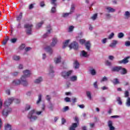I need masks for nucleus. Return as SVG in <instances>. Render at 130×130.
I'll return each instance as SVG.
<instances>
[{
  "mask_svg": "<svg viewBox=\"0 0 130 130\" xmlns=\"http://www.w3.org/2000/svg\"><path fill=\"white\" fill-rule=\"evenodd\" d=\"M18 74L19 73L18 72H15L12 73V76H13V77H16V76H18Z\"/></svg>",
  "mask_w": 130,
  "mask_h": 130,
  "instance_id": "69168bd1",
  "label": "nucleus"
},
{
  "mask_svg": "<svg viewBox=\"0 0 130 130\" xmlns=\"http://www.w3.org/2000/svg\"><path fill=\"white\" fill-rule=\"evenodd\" d=\"M118 41H113L112 43L110 44V47H115V46H116V44L118 43Z\"/></svg>",
  "mask_w": 130,
  "mask_h": 130,
  "instance_id": "5701e85b",
  "label": "nucleus"
},
{
  "mask_svg": "<svg viewBox=\"0 0 130 130\" xmlns=\"http://www.w3.org/2000/svg\"><path fill=\"white\" fill-rule=\"evenodd\" d=\"M33 8H34V4H30L28 7L29 10H32Z\"/></svg>",
  "mask_w": 130,
  "mask_h": 130,
  "instance_id": "13d9d810",
  "label": "nucleus"
},
{
  "mask_svg": "<svg viewBox=\"0 0 130 130\" xmlns=\"http://www.w3.org/2000/svg\"><path fill=\"white\" fill-rule=\"evenodd\" d=\"M25 44H22V45L20 46L19 49H21V50L24 49V48H25Z\"/></svg>",
  "mask_w": 130,
  "mask_h": 130,
  "instance_id": "052dcab7",
  "label": "nucleus"
},
{
  "mask_svg": "<svg viewBox=\"0 0 130 130\" xmlns=\"http://www.w3.org/2000/svg\"><path fill=\"white\" fill-rule=\"evenodd\" d=\"M20 56L14 55L13 56V59L14 60H20Z\"/></svg>",
  "mask_w": 130,
  "mask_h": 130,
  "instance_id": "c9c22d12",
  "label": "nucleus"
},
{
  "mask_svg": "<svg viewBox=\"0 0 130 130\" xmlns=\"http://www.w3.org/2000/svg\"><path fill=\"white\" fill-rule=\"evenodd\" d=\"M97 81H96L93 83V86L95 89H98V85H97Z\"/></svg>",
  "mask_w": 130,
  "mask_h": 130,
  "instance_id": "680f3d73",
  "label": "nucleus"
},
{
  "mask_svg": "<svg viewBox=\"0 0 130 130\" xmlns=\"http://www.w3.org/2000/svg\"><path fill=\"white\" fill-rule=\"evenodd\" d=\"M69 47H70V49L73 48L74 49L77 50L78 48H79V44L76 42H74L69 46Z\"/></svg>",
  "mask_w": 130,
  "mask_h": 130,
  "instance_id": "423d86ee",
  "label": "nucleus"
},
{
  "mask_svg": "<svg viewBox=\"0 0 130 130\" xmlns=\"http://www.w3.org/2000/svg\"><path fill=\"white\" fill-rule=\"evenodd\" d=\"M56 9L55 7H53L52 8L51 10V12L53 14H54V13H56Z\"/></svg>",
  "mask_w": 130,
  "mask_h": 130,
  "instance_id": "37998d69",
  "label": "nucleus"
},
{
  "mask_svg": "<svg viewBox=\"0 0 130 130\" xmlns=\"http://www.w3.org/2000/svg\"><path fill=\"white\" fill-rule=\"evenodd\" d=\"M61 59V57L60 56H58L56 58H55L54 62H55V63H59Z\"/></svg>",
  "mask_w": 130,
  "mask_h": 130,
  "instance_id": "4be33fe9",
  "label": "nucleus"
},
{
  "mask_svg": "<svg viewBox=\"0 0 130 130\" xmlns=\"http://www.w3.org/2000/svg\"><path fill=\"white\" fill-rule=\"evenodd\" d=\"M69 107L66 106V107H64L63 108L62 111V112H66V111H68V110H69Z\"/></svg>",
  "mask_w": 130,
  "mask_h": 130,
  "instance_id": "49530a36",
  "label": "nucleus"
},
{
  "mask_svg": "<svg viewBox=\"0 0 130 130\" xmlns=\"http://www.w3.org/2000/svg\"><path fill=\"white\" fill-rule=\"evenodd\" d=\"M108 58L110 59V60H113L114 59V56L112 55H109L108 56Z\"/></svg>",
  "mask_w": 130,
  "mask_h": 130,
  "instance_id": "5fc2aeb1",
  "label": "nucleus"
},
{
  "mask_svg": "<svg viewBox=\"0 0 130 130\" xmlns=\"http://www.w3.org/2000/svg\"><path fill=\"white\" fill-rule=\"evenodd\" d=\"M106 66H108V67H110L112 66V63L111 62L109 61L108 60H106Z\"/></svg>",
  "mask_w": 130,
  "mask_h": 130,
  "instance_id": "4c0bfd02",
  "label": "nucleus"
},
{
  "mask_svg": "<svg viewBox=\"0 0 130 130\" xmlns=\"http://www.w3.org/2000/svg\"><path fill=\"white\" fill-rule=\"evenodd\" d=\"M74 11H75V5H72L71 6V9L70 11V14H73L74 13Z\"/></svg>",
  "mask_w": 130,
  "mask_h": 130,
  "instance_id": "ea45409f",
  "label": "nucleus"
},
{
  "mask_svg": "<svg viewBox=\"0 0 130 130\" xmlns=\"http://www.w3.org/2000/svg\"><path fill=\"white\" fill-rule=\"evenodd\" d=\"M42 81H43L42 77H39L38 79H36V80L35 81V83L36 84H39L41 83Z\"/></svg>",
  "mask_w": 130,
  "mask_h": 130,
  "instance_id": "412c9836",
  "label": "nucleus"
},
{
  "mask_svg": "<svg viewBox=\"0 0 130 130\" xmlns=\"http://www.w3.org/2000/svg\"><path fill=\"white\" fill-rule=\"evenodd\" d=\"M80 67V63H79V62L78 61H75L74 63V67L75 69H79V67Z\"/></svg>",
  "mask_w": 130,
  "mask_h": 130,
  "instance_id": "aec40b11",
  "label": "nucleus"
},
{
  "mask_svg": "<svg viewBox=\"0 0 130 130\" xmlns=\"http://www.w3.org/2000/svg\"><path fill=\"white\" fill-rule=\"evenodd\" d=\"M64 101H66V102H71V98H69V97H66L64 99Z\"/></svg>",
  "mask_w": 130,
  "mask_h": 130,
  "instance_id": "de8ad7c7",
  "label": "nucleus"
},
{
  "mask_svg": "<svg viewBox=\"0 0 130 130\" xmlns=\"http://www.w3.org/2000/svg\"><path fill=\"white\" fill-rule=\"evenodd\" d=\"M12 126L9 124H7V125L5 126V129L6 130H11Z\"/></svg>",
  "mask_w": 130,
  "mask_h": 130,
  "instance_id": "e433bc0d",
  "label": "nucleus"
},
{
  "mask_svg": "<svg viewBox=\"0 0 130 130\" xmlns=\"http://www.w3.org/2000/svg\"><path fill=\"white\" fill-rule=\"evenodd\" d=\"M125 97H128L129 96V93L128 92V91H125Z\"/></svg>",
  "mask_w": 130,
  "mask_h": 130,
  "instance_id": "bf43d9fd",
  "label": "nucleus"
},
{
  "mask_svg": "<svg viewBox=\"0 0 130 130\" xmlns=\"http://www.w3.org/2000/svg\"><path fill=\"white\" fill-rule=\"evenodd\" d=\"M106 17L107 19H110V18H111V15L109 14H106Z\"/></svg>",
  "mask_w": 130,
  "mask_h": 130,
  "instance_id": "e2e57ef3",
  "label": "nucleus"
},
{
  "mask_svg": "<svg viewBox=\"0 0 130 130\" xmlns=\"http://www.w3.org/2000/svg\"><path fill=\"white\" fill-rule=\"evenodd\" d=\"M113 122L111 120H109L108 122V125L110 128V130H114L115 129V128L113 125Z\"/></svg>",
  "mask_w": 130,
  "mask_h": 130,
  "instance_id": "ddd939ff",
  "label": "nucleus"
},
{
  "mask_svg": "<svg viewBox=\"0 0 130 130\" xmlns=\"http://www.w3.org/2000/svg\"><path fill=\"white\" fill-rule=\"evenodd\" d=\"M102 43H103V44L106 43V42H107V39H106V38L103 39L102 40Z\"/></svg>",
  "mask_w": 130,
  "mask_h": 130,
  "instance_id": "0e129e2a",
  "label": "nucleus"
},
{
  "mask_svg": "<svg viewBox=\"0 0 130 130\" xmlns=\"http://www.w3.org/2000/svg\"><path fill=\"white\" fill-rule=\"evenodd\" d=\"M85 46H86V48L87 49V50H90V46H91V45L90 44L89 41H87L85 43Z\"/></svg>",
  "mask_w": 130,
  "mask_h": 130,
  "instance_id": "393cba45",
  "label": "nucleus"
},
{
  "mask_svg": "<svg viewBox=\"0 0 130 130\" xmlns=\"http://www.w3.org/2000/svg\"><path fill=\"white\" fill-rule=\"evenodd\" d=\"M120 73L121 75H125V74H126V70L125 68H123L122 67H121Z\"/></svg>",
  "mask_w": 130,
  "mask_h": 130,
  "instance_id": "6ab92c4d",
  "label": "nucleus"
},
{
  "mask_svg": "<svg viewBox=\"0 0 130 130\" xmlns=\"http://www.w3.org/2000/svg\"><path fill=\"white\" fill-rule=\"evenodd\" d=\"M46 100H47V101L50 102V99H51V97L50 96V95H46Z\"/></svg>",
  "mask_w": 130,
  "mask_h": 130,
  "instance_id": "603ef678",
  "label": "nucleus"
},
{
  "mask_svg": "<svg viewBox=\"0 0 130 130\" xmlns=\"http://www.w3.org/2000/svg\"><path fill=\"white\" fill-rule=\"evenodd\" d=\"M92 20H95V19H97V14H94L92 17H91Z\"/></svg>",
  "mask_w": 130,
  "mask_h": 130,
  "instance_id": "09e8293b",
  "label": "nucleus"
},
{
  "mask_svg": "<svg viewBox=\"0 0 130 130\" xmlns=\"http://www.w3.org/2000/svg\"><path fill=\"white\" fill-rule=\"evenodd\" d=\"M81 55L83 57H88V53H87V52L84 50L82 51Z\"/></svg>",
  "mask_w": 130,
  "mask_h": 130,
  "instance_id": "b1692460",
  "label": "nucleus"
},
{
  "mask_svg": "<svg viewBox=\"0 0 130 130\" xmlns=\"http://www.w3.org/2000/svg\"><path fill=\"white\" fill-rule=\"evenodd\" d=\"M120 70H121V66H116L113 67L111 69L112 72H116V73H118L120 72Z\"/></svg>",
  "mask_w": 130,
  "mask_h": 130,
  "instance_id": "f8f14e48",
  "label": "nucleus"
},
{
  "mask_svg": "<svg viewBox=\"0 0 130 130\" xmlns=\"http://www.w3.org/2000/svg\"><path fill=\"white\" fill-rule=\"evenodd\" d=\"M79 42L80 43H81V44H84V43L86 42V40H85L84 39H80L79 40Z\"/></svg>",
  "mask_w": 130,
  "mask_h": 130,
  "instance_id": "8fccbe9b",
  "label": "nucleus"
},
{
  "mask_svg": "<svg viewBox=\"0 0 130 130\" xmlns=\"http://www.w3.org/2000/svg\"><path fill=\"white\" fill-rule=\"evenodd\" d=\"M86 96L89 100H92V93L90 91H86Z\"/></svg>",
  "mask_w": 130,
  "mask_h": 130,
  "instance_id": "f3484780",
  "label": "nucleus"
},
{
  "mask_svg": "<svg viewBox=\"0 0 130 130\" xmlns=\"http://www.w3.org/2000/svg\"><path fill=\"white\" fill-rule=\"evenodd\" d=\"M114 36V33L112 32L109 36V39H111L112 38H113V37Z\"/></svg>",
  "mask_w": 130,
  "mask_h": 130,
  "instance_id": "6e6d98bb",
  "label": "nucleus"
},
{
  "mask_svg": "<svg viewBox=\"0 0 130 130\" xmlns=\"http://www.w3.org/2000/svg\"><path fill=\"white\" fill-rule=\"evenodd\" d=\"M43 23H44L43 21H41V22L38 23L37 25V28L38 29V28H40L41 27V26H42Z\"/></svg>",
  "mask_w": 130,
  "mask_h": 130,
  "instance_id": "a19ab883",
  "label": "nucleus"
},
{
  "mask_svg": "<svg viewBox=\"0 0 130 130\" xmlns=\"http://www.w3.org/2000/svg\"><path fill=\"white\" fill-rule=\"evenodd\" d=\"M56 43H57V39L56 38H53L51 43V46L54 47L56 45Z\"/></svg>",
  "mask_w": 130,
  "mask_h": 130,
  "instance_id": "2eb2a0df",
  "label": "nucleus"
},
{
  "mask_svg": "<svg viewBox=\"0 0 130 130\" xmlns=\"http://www.w3.org/2000/svg\"><path fill=\"white\" fill-rule=\"evenodd\" d=\"M56 0H51V5H53L54 7H56Z\"/></svg>",
  "mask_w": 130,
  "mask_h": 130,
  "instance_id": "c03bdc74",
  "label": "nucleus"
},
{
  "mask_svg": "<svg viewBox=\"0 0 130 130\" xmlns=\"http://www.w3.org/2000/svg\"><path fill=\"white\" fill-rule=\"evenodd\" d=\"M66 120L64 119V118H62L61 119V123H62V124H64V123H66Z\"/></svg>",
  "mask_w": 130,
  "mask_h": 130,
  "instance_id": "338daca9",
  "label": "nucleus"
},
{
  "mask_svg": "<svg viewBox=\"0 0 130 130\" xmlns=\"http://www.w3.org/2000/svg\"><path fill=\"white\" fill-rule=\"evenodd\" d=\"M112 83L114 85H117V84H119V81H118L117 78H115L112 80Z\"/></svg>",
  "mask_w": 130,
  "mask_h": 130,
  "instance_id": "a878e982",
  "label": "nucleus"
},
{
  "mask_svg": "<svg viewBox=\"0 0 130 130\" xmlns=\"http://www.w3.org/2000/svg\"><path fill=\"white\" fill-rule=\"evenodd\" d=\"M48 107L49 109H50V110H53V104H52L51 103H49Z\"/></svg>",
  "mask_w": 130,
  "mask_h": 130,
  "instance_id": "58836bf2",
  "label": "nucleus"
},
{
  "mask_svg": "<svg viewBox=\"0 0 130 130\" xmlns=\"http://www.w3.org/2000/svg\"><path fill=\"white\" fill-rule=\"evenodd\" d=\"M53 74H54V71H53V66H50L49 70V75L50 77L51 78L54 77V75Z\"/></svg>",
  "mask_w": 130,
  "mask_h": 130,
  "instance_id": "1a4fd4ad",
  "label": "nucleus"
},
{
  "mask_svg": "<svg viewBox=\"0 0 130 130\" xmlns=\"http://www.w3.org/2000/svg\"><path fill=\"white\" fill-rule=\"evenodd\" d=\"M106 10H108V12L109 13H114V12H115V9L111 8V7H106Z\"/></svg>",
  "mask_w": 130,
  "mask_h": 130,
  "instance_id": "a211bd4d",
  "label": "nucleus"
},
{
  "mask_svg": "<svg viewBox=\"0 0 130 130\" xmlns=\"http://www.w3.org/2000/svg\"><path fill=\"white\" fill-rule=\"evenodd\" d=\"M42 98V95L41 94H39L38 96V100L37 101V104H39L40 102H41Z\"/></svg>",
  "mask_w": 130,
  "mask_h": 130,
  "instance_id": "473e14b6",
  "label": "nucleus"
},
{
  "mask_svg": "<svg viewBox=\"0 0 130 130\" xmlns=\"http://www.w3.org/2000/svg\"><path fill=\"white\" fill-rule=\"evenodd\" d=\"M125 46H129L130 45V42L129 41H127L125 43Z\"/></svg>",
  "mask_w": 130,
  "mask_h": 130,
  "instance_id": "774afa93",
  "label": "nucleus"
},
{
  "mask_svg": "<svg viewBox=\"0 0 130 130\" xmlns=\"http://www.w3.org/2000/svg\"><path fill=\"white\" fill-rule=\"evenodd\" d=\"M76 127H78V124L77 123H73L70 127L69 130H76Z\"/></svg>",
  "mask_w": 130,
  "mask_h": 130,
  "instance_id": "dca6fc26",
  "label": "nucleus"
},
{
  "mask_svg": "<svg viewBox=\"0 0 130 130\" xmlns=\"http://www.w3.org/2000/svg\"><path fill=\"white\" fill-rule=\"evenodd\" d=\"M108 79H107V77H106V76L104 77L102 80L101 81V82H105L106 81H107Z\"/></svg>",
  "mask_w": 130,
  "mask_h": 130,
  "instance_id": "864d4df0",
  "label": "nucleus"
},
{
  "mask_svg": "<svg viewBox=\"0 0 130 130\" xmlns=\"http://www.w3.org/2000/svg\"><path fill=\"white\" fill-rule=\"evenodd\" d=\"M90 73L92 76H95L96 75V71L94 69H91L89 70Z\"/></svg>",
  "mask_w": 130,
  "mask_h": 130,
  "instance_id": "bb28decb",
  "label": "nucleus"
},
{
  "mask_svg": "<svg viewBox=\"0 0 130 130\" xmlns=\"http://www.w3.org/2000/svg\"><path fill=\"white\" fill-rule=\"evenodd\" d=\"M31 108V106L30 105H27L25 107V110H29Z\"/></svg>",
  "mask_w": 130,
  "mask_h": 130,
  "instance_id": "4d7b16f0",
  "label": "nucleus"
},
{
  "mask_svg": "<svg viewBox=\"0 0 130 130\" xmlns=\"http://www.w3.org/2000/svg\"><path fill=\"white\" fill-rule=\"evenodd\" d=\"M73 30H74V26L71 25L69 28V31L72 32V31H73Z\"/></svg>",
  "mask_w": 130,
  "mask_h": 130,
  "instance_id": "3c124183",
  "label": "nucleus"
},
{
  "mask_svg": "<svg viewBox=\"0 0 130 130\" xmlns=\"http://www.w3.org/2000/svg\"><path fill=\"white\" fill-rule=\"evenodd\" d=\"M47 28V32L43 35V38H46V37H47V36H48V35H49V34H50L51 33L50 31H51L52 29L50 25H48Z\"/></svg>",
  "mask_w": 130,
  "mask_h": 130,
  "instance_id": "0eeeda50",
  "label": "nucleus"
},
{
  "mask_svg": "<svg viewBox=\"0 0 130 130\" xmlns=\"http://www.w3.org/2000/svg\"><path fill=\"white\" fill-rule=\"evenodd\" d=\"M8 41H9V37H7L5 38L3 42V45H6L7 43H8Z\"/></svg>",
  "mask_w": 130,
  "mask_h": 130,
  "instance_id": "72a5a7b5",
  "label": "nucleus"
},
{
  "mask_svg": "<svg viewBox=\"0 0 130 130\" xmlns=\"http://www.w3.org/2000/svg\"><path fill=\"white\" fill-rule=\"evenodd\" d=\"M126 106H127V107H130V98H128L126 100Z\"/></svg>",
  "mask_w": 130,
  "mask_h": 130,
  "instance_id": "f704fd0d",
  "label": "nucleus"
},
{
  "mask_svg": "<svg viewBox=\"0 0 130 130\" xmlns=\"http://www.w3.org/2000/svg\"><path fill=\"white\" fill-rule=\"evenodd\" d=\"M73 70H70L68 72L63 71L61 73V76L64 79H69V77L73 74Z\"/></svg>",
  "mask_w": 130,
  "mask_h": 130,
  "instance_id": "20e7f679",
  "label": "nucleus"
},
{
  "mask_svg": "<svg viewBox=\"0 0 130 130\" xmlns=\"http://www.w3.org/2000/svg\"><path fill=\"white\" fill-rule=\"evenodd\" d=\"M45 110V105L43 104L42 107V111H36L35 110H32L29 112L28 115V118L30 119V121H34V120H36L37 119V117L36 116V114L37 115H40L43 111Z\"/></svg>",
  "mask_w": 130,
  "mask_h": 130,
  "instance_id": "f03ea898",
  "label": "nucleus"
},
{
  "mask_svg": "<svg viewBox=\"0 0 130 130\" xmlns=\"http://www.w3.org/2000/svg\"><path fill=\"white\" fill-rule=\"evenodd\" d=\"M71 12L68 13H63L62 14V17L63 18H67V17H68L69 15H71Z\"/></svg>",
  "mask_w": 130,
  "mask_h": 130,
  "instance_id": "a18cd8bd",
  "label": "nucleus"
},
{
  "mask_svg": "<svg viewBox=\"0 0 130 130\" xmlns=\"http://www.w3.org/2000/svg\"><path fill=\"white\" fill-rule=\"evenodd\" d=\"M21 84V80H18V79H15L13 81L12 83V86H18Z\"/></svg>",
  "mask_w": 130,
  "mask_h": 130,
  "instance_id": "4468645a",
  "label": "nucleus"
},
{
  "mask_svg": "<svg viewBox=\"0 0 130 130\" xmlns=\"http://www.w3.org/2000/svg\"><path fill=\"white\" fill-rule=\"evenodd\" d=\"M125 19H128L130 17V14L128 11H126L124 14Z\"/></svg>",
  "mask_w": 130,
  "mask_h": 130,
  "instance_id": "c85d7f7f",
  "label": "nucleus"
},
{
  "mask_svg": "<svg viewBox=\"0 0 130 130\" xmlns=\"http://www.w3.org/2000/svg\"><path fill=\"white\" fill-rule=\"evenodd\" d=\"M22 17H23V13L21 12L19 14V15L17 17V21H21L22 19Z\"/></svg>",
  "mask_w": 130,
  "mask_h": 130,
  "instance_id": "7c9ffc66",
  "label": "nucleus"
},
{
  "mask_svg": "<svg viewBox=\"0 0 130 130\" xmlns=\"http://www.w3.org/2000/svg\"><path fill=\"white\" fill-rule=\"evenodd\" d=\"M116 100L118 102V104H119V105H122V102L121 101V99L120 98H117Z\"/></svg>",
  "mask_w": 130,
  "mask_h": 130,
  "instance_id": "c756f323",
  "label": "nucleus"
},
{
  "mask_svg": "<svg viewBox=\"0 0 130 130\" xmlns=\"http://www.w3.org/2000/svg\"><path fill=\"white\" fill-rule=\"evenodd\" d=\"M20 84L23 85L24 87H27V86H28V81H27L25 76H22L20 78Z\"/></svg>",
  "mask_w": 130,
  "mask_h": 130,
  "instance_id": "39448f33",
  "label": "nucleus"
},
{
  "mask_svg": "<svg viewBox=\"0 0 130 130\" xmlns=\"http://www.w3.org/2000/svg\"><path fill=\"white\" fill-rule=\"evenodd\" d=\"M23 75L22 77H25V78H28L31 75V71L29 70H25L23 71Z\"/></svg>",
  "mask_w": 130,
  "mask_h": 130,
  "instance_id": "9d476101",
  "label": "nucleus"
},
{
  "mask_svg": "<svg viewBox=\"0 0 130 130\" xmlns=\"http://www.w3.org/2000/svg\"><path fill=\"white\" fill-rule=\"evenodd\" d=\"M69 42H70V40H66L63 43V48H66L67 46H68L69 44Z\"/></svg>",
  "mask_w": 130,
  "mask_h": 130,
  "instance_id": "2f4dec72",
  "label": "nucleus"
},
{
  "mask_svg": "<svg viewBox=\"0 0 130 130\" xmlns=\"http://www.w3.org/2000/svg\"><path fill=\"white\" fill-rule=\"evenodd\" d=\"M45 50L47 52H48L49 54L51 55L52 53H53V50H52V48L50 46H46L45 48Z\"/></svg>",
  "mask_w": 130,
  "mask_h": 130,
  "instance_id": "6e6552de",
  "label": "nucleus"
},
{
  "mask_svg": "<svg viewBox=\"0 0 130 130\" xmlns=\"http://www.w3.org/2000/svg\"><path fill=\"white\" fill-rule=\"evenodd\" d=\"M14 101L15 103L17 104L20 103L21 102V100L18 99H14V98H11L10 99H8L4 102V105L5 106V108L2 111V115L4 117H7L12 112V108H9L8 107L12 104V103Z\"/></svg>",
  "mask_w": 130,
  "mask_h": 130,
  "instance_id": "f257e3e1",
  "label": "nucleus"
},
{
  "mask_svg": "<svg viewBox=\"0 0 130 130\" xmlns=\"http://www.w3.org/2000/svg\"><path fill=\"white\" fill-rule=\"evenodd\" d=\"M78 78L76 76H73L70 77V80L72 82H76L77 81Z\"/></svg>",
  "mask_w": 130,
  "mask_h": 130,
  "instance_id": "cd10ccee",
  "label": "nucleus"
},
{
  "mask_svg": "<svg viewBox=\"0 0 130 130\" xmlns=\"http://www.w3.org/2000/svg\"><path fill=\"white\" fill-rule=\"evenodd\" d=\"M33 27V25L31 23H27L24 25V28H25L26 34L28 35H31L32 33V27Z\"/></svg>",
  "mask_w": 130,
  "mask_h": 130,
  "instance_id": "7ed1b4c3",
  "label": "nucleus"
},
{
  "mask_svg": "<svg viewBox=\"0 0 130 130\" xmlns=\"http://www.w3.org/2000/svg\"><path fill=\"white\" fill-rule=\"evenodd\" d=\"M129 58H130L129 56L124 58L122 60H120V61H118V63H124V64L127 63V62H128V59Z\"/></svg>",
  "mask_w": 130,
  "mask_h": 130,
  "instance_id": "9b49d317",
  "label": "nucleus"
},
{
  "mask_svg": "<svg viewBox=\"0 0 130 130\" xmlns=\"http://www.w3.org/2000/svg\"><path fill=\"white\" fill-rule=\"evenodd\" d=\"M124 36V35L122 32H119L118 34V38H122Z\"/></svg>",
  "mask_w": 130,
  "mask_h": 130,
  "instance_id": "79ce46f5",
  "label": "nucleus"
}]
</instances>
